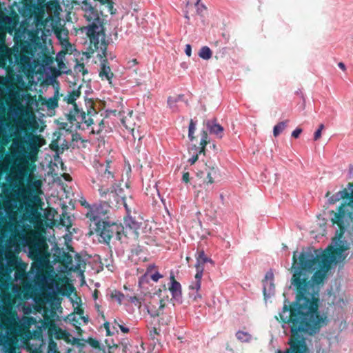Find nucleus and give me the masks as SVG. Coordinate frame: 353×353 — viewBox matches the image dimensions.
Returning <instances> with one entry per match:
<instances>
[{
    "label": "nucleus",
    "mask_w": 353,
    "mask_h": 353,
    "mask_svg": "<svg viewBox=\"0 0 353 353\" xmlns=\"http://www.w3.org/2000/svg\"><path fill=\"white\" fill-rule=\"evenodd\" d=\"M294 251L292 256L293 274L291 285L295 292V300H285L277 321L288 324L290 336L288 349L310 352L307 336H314L329 323L326 314L319 310L320 285L329 270L322 267L314 248L303 249L299 255Z\"/></svg>",
    "instance_id": "f257e3e1"
},
{
    "label": "nucleus",
    "mask_w": 353,
    "mask_h": 353,
    "mask_svg": "<svg viewBox=\"0 0 353 353\" xmlns=\"http://www.w3.org/2000/svg\"><path fill=\"white\" fill-rule=\"evenodd\" d=\"M82 9L85 11V17L90 22L87 28L86 34L90 41V48L93 50L99 49V40L104 37V24L107 13L114 14V2L112 0H102L100 4L92 6L88 0L82 1Z\"/></svg>",
    "instance_id": "f03ea898"
},
{
    "label": "nucleus",
    "mask_w": 353,
    "mask_h": 353,
    "mask_svg": "<svg viewBox=\"0 0 353 353\" xmlns=\"http://www.w3.org/2000/svg\"><path fill=\"white\" fill-rule=\"evenodd\" d=\"M343 215L338 213L332 221V225H336L339 228L332 239L335 248L330 245L324 251L320 249H314L316 255H318V259H319L322 267L327 270H330L332 264L336 265L344 261L347 256V254H345V252L350 250V245H347L343 235L347 228L350 225H343Z\"/></svg>",
    "instance_id": "7ed1b4c3"
},
{
    "label": "nucleus",
    "mask_w": 353,
    "mask_h": 353,
    "mask_svg": "<svg viewBox=\"0 0 353 353\" xmlns=\"http://www.w3.org/2000/svg\"><path fill=\"white\" fill-rule=\"evenodd\" d=\"M81 92L80 88L74 89L68 92L65 100L68 104L72 105L68 114H66L68 121L77 128H80L81 124L84 123L87 127L94 123V118L97 117V112L94 108V102L92 99L85 100L86 111L80 109L76 103V100L80 97Z\"/></svg>",
    "instance_id": "20e7f679"
},
{
    "label": "nucleus",
    "mask_w": 353,
    "mask_h": 353,
    "mask_svg": "<svg viewBox=\"0 0 353 353\" xmlns=\"http://www.w3.org/2000/svg\"><path fill=\"white\" fill-rule=\"evenodd\" d=\"M109 162L107 161V165L99 164L95 169L97 172V175L95 178L92 179V182L95 184L94 188H97L99 192L101 197H105L107 194L109 196V202L112 203V199H114L115 203H119V196L114 191V174L109 170Z\"/></svg>",
    "instance_id": "39448f33"
},
{
    "label": "nucleus",
    "mask_w": 353,
    "mask_h": 353,
    "mask_svg": "<svg viewBox=\"0 0 353 353\" xmlns=\"http://www.w3.org/2000/svg\"><path fill=\"white\" fill-rule=\"evenodd\" d=\"M348 187L353 188V183H349ZM341 199H348L349 201L347 203L344 202L341 203L340 206L338 207L336 211H330V214L332 216L330 219V221L332 223L333 219L338 213H340L343 215V220L344 221L343 225H350L351 223L353 221V212L350 210V208H352L353 205V189L351 190V192L346 188L339 191L329 198V202L331 204H334Z\"/></svg>",
    "instance_id": "423d86ee"
},
{
    "label": "nucleus",
    "mask_w": 353,
    "mask_h": 353,
    "mask_svg": "<svg viewBox=\"0 0 353 353\" xmlns=\"http://www.w3.org/2000/svg\"><path fill=\"white\" fill-rule=\"evenodd\" d=\"M114 201L113 200L112 203H110L108 199L104 205H93L92 207L88 205V210L85 214V216L88 219L89 232L88 234L89 236L93 235L96 230L100 229L101 225L104 222L108 221L106 219L108 218V208L112 205H114Z\"/></svg>",
    "instance_id": "0eeeda50"
},
{
    "label": "nucleus",
    "mask_w": 353,
    "mask_h": 353,
    "mask_svg": "<svg viewBox=\"0 0 353 353\" xmlns=\"http://www.w3.org/2000/svg\"><path fill=\"white\" fill-rule=\"evenodd\" d=\"M114 201L113 200L112 203H110L108 199L104 205H93L92 207L88 205V210L85 214V216L88 219L89 232L88 234L89 236L93 235L96 230L100 229L101 225L104 222L108 221L106 219L108 218V208L112 205H114Z\"/></svg>",
    "instance_id": "6e6552de"
},
{
    "label": "nucleus",
    "mask_w": 353,
    "mask_h": 353,
    "mask_svg": "<svg viewBox=\"0 0 353 353\" xmlns=\"http://www.w3.org/2000/svg\"><path fill=\"white\" fill-rule=\"evenodd\" d=\"M94 234L99 235L101 240L100 241L108 243L112 237L120 240L123 235V227L122 224L106 221L100 227V229L96 230Z\"/></svg>",
    "instance_id": "1a4fd4ad"
},
{
    "label": "nucleus",
    "mask_w": 353,
    "mask_h": 353,
    "mask_svg": "<svg viewBox=\"0 0 353 353\" xmlns=\"http://www.w3.org/2000/svg\"><path fill=\"white\" fill-rule=\"evenodd\" d=\"M101 48L103 51V54L104 56V59L101 61V70L99 72V77L101 79H107L109 81L110 83H111V79L114 76L113 72H112L111 69L109 66L108 61L106 58L105 50H106V45L104 41L99 40V48Z\"/></svg>",
    "instance_id": "9d476101"
},
{
    "label": "nucleus",
    "mask_w": 353,
    "mask_h": 353,
    "mask_svg": "<svg viewBox=\"0 0 353 353\" xmlns=\"http://www.w3.org/2000/svg\"><path fill=\"white\" fill-rule=\"evenodd\" d=\"M210 142L208 139V134L206 131L203 130L201 132V140H200V147L198 148L195 145L193 146L194 149L196 150L195 154H192V156L188 159V162L190 165L194 164L198 159L199 154H205V146Z\"/></svg>",
    "instance_id": "9b49d317"
},
{
    "label": "nucleus",
    "mask_w": 353,
    "mask_h": 353,
    "mask_svg": "<svg viewBox=\"0 0 353 353\" xmlns=\"http://www.w3.org/2000/svg\"><path fill=\"white\" fill-rule=\"evenodd\" d=\"M123 235L125 236H137L139 229V224L138 222L133 220L131 217L125 218L124 219Z\"/></svg>",
    "instance_id": "f8f14e48"
},
{
    "label": "nucleus",
    "mask_w": 353,
    "mask_h": 353,
    "mask_svg": "<svg viewBox=\"0 0 353 353\" xmlns=\"http://www.w3.org/2000/svg\"><path fill=\"white\" fill-rule=\"evenodd\" d=\"M171 292L172 298L178 303H181V284L175 279L172 272L170 274V285L168 288Z\"/></svg>",
    "instance_id": "ddd939ff"
},
{
    "label": "nucleus",
    "mask_w": 353,
    "mask_h": 353,
    "mask_svg": "<svg viewBox=\"0 0 353 353\" xmlns=\"http://www.w3.org/2000/svg\"><path fill=\"white\" fill-rule=\"evenodd\" d=\"M41 326L43 329L48 330L49 339H52L55 334L54 332H56L59 327L56 325L55 322L48 316L44 317V320L41 322Z\"/></svg>",
    "instance_id": "4468645a"
},
{
    "label": "nucleus",
    "mask_w": 353,
    "mask_h": 353,
    "mask_svg": "<svg viewBox=\"0 0 353 353\" xmlns=\"http://www.w3.org/2000/svg\"><path fill=\"white\" fill-rule=\"evenodd\" d=\"M38 61L43 68L50 67L54 62V58L50 54L49 52L45 49L40 54H38Z\"/></svg>",
    "instance_id": "2eb2a0df"
},
{
    "label": "nucleus",
    "mask_w": 353,
    "mask_h": 353,
    "mask_svg": "<svg viewBox=\"0 0 353 353\" xmlns=\"http://www.w3.org/2000/svg\"><path fill=\"white\" fill-rule=\"evenodd\" d=\"M39 101L41 105H45L48 110H53L58 107L59 97L55 94L53 97L46 99L45 97L39 96Z\"/></svg>",
    "instance_id": "dca6fc26"
},
{
    "label": "nucleus",
    "mask_w": 353,
    "mask_h": 353,
    "mask_svg": "<svg viewBox=\"0 0 353 353\" xmlns=\"http://www.w3.org/2000/svg\"><path fill=\"white\" fill-rule=\"evenodd\" d=\"M163 275L155 270V266H149L144 275L141 278V281L145 279L150 278L152 281L157 282L159 279L163 278Z\"/></svg>",
    "instance_id": "f3484780"
},
{
    "label": "nucleus",
    "mask_w": 353,
    "mask_h": 353,
    "mask_svg": "<svg viewBox=\"0 0 353 353\" xmlns=\"http://www.w3.org/2000/svg\"><path fill=\"white\" fill-rule=\"evenodd\" d=\"M23 16H31L34 8V0H22Z\"/></svg>",
    "instance_id": "a211bd4d"
},
{
    "label": "nucleus",
    "mask_w": 353,
    "mask_h": 353,
    "mask_svg": "<svg viewBox=\"0 0 353 353\" xmlns=\"http://www.w3.org/2000/svg\"><path fill=\"white\" fill-rule=\"evenodd\" d=\"M219 175V170L217 167H208L207 169V183L212 184L214 182L216 179Z\"/></svg>",
    "instance_id": "6ab92c4d"
},
{
    "label": "nucleus",
    "mask_w": 353,
    "mask_h": 353,
    "mask_svg": "<svg viewBox=\"0 0 353 353\" xmlns=\"http://www.w3.org/2000/svg\"><path fill=\"white\" fill-rule=\"evenodd\" d=\"M201 278L202 276H199V278H197L196 274L194 276V281H193L189 286L190 290H196V294L194 297V300L195 301H196L198 299H201V295L198 293V291L201 288Z\"/></svg>",
    "instance_id": "aec40b11"
},
{
    "label": "nucleus",
    "mask_w": 353,
    "mask_h": 353,
    "mask_svg": "<svg viewBox=\"0 0 353 353\" xmlns=\"http://www.w3.org/2000/svg\"><path fill=\"white\" fill-rule=\"evenodd\" d=\"M54 33L60 41L68 40V32L63 26H55L53 28Z\"/></svg>",
    "instance_id": "412c9836"
},
{
    "label": "nucleus",
    "mask_w": 353,
    "mask_h": 353,
    "mask_svg": "<svg viewBox=\"0 0 353 353\" xmlns=\"http://www.w3.org/2000/svg\"><path fill=\"white\" fill-rule=\"evenodd\" d=\"M207 125L211 133L216 134L219 138L223 137L224 129L221 125L218 123L210 124L209 122Z\"/></svg>",
    "instance_id": "4be33fe9"
},
{
    "label": "nucleus",
    "mask_w": 353,
    "mask_h": 353,
    "mask_svg": "<svg viewBox=\"0 0 353 353\" xmlns=\"http://www.w3.org/2000/svg\"><path fill=\"white\" fill-rule=\"evenodd\" d=\"M27 185L30 189H39L41 188V181L37 179H33V177L30 174L27 178Z\"/></svg>",
    "instance_id": "5701e85b"
},
{
    "label": "nucleus",
    "mask_w": 353,
    "mask_h": 353,
    "mask_svg": "<svg viewBox=\"0 0 353 353\" xmlns=\"http://www.w3.org/2000/svg\"><path fill=\"white\" fill-rule=\"evenodd\" d=\"M236 337L239 341L243 343H248L252 339V336L250 333L243 331H238L236 333Z\"/></svg>",
    "instance_id": "b1692460"
},
{
    "label": "nucleus",
    "mask_w": 353,
    "mask_h": 353,
    "mask_svg": "<svg viewBox=\"0 0 353 353\" xmlns=\"http://www.w3.org/2000/svg\"><path fill=\"white\" fill-rule=\"evenodd\" d=\"M145 194L147 195L150 194L153 198L154 197V195H157L158 196H160L159 190L157 189V183L153 181L151 185H149L148 187L145 188Z\"/></svg>",
    "instance_id": "393cba45"
},
{
    "label": "nucleus",
    "mask_w": 353,
    "mask_h": 353,
    "mask_svg": "<svg viewBox=\"0 0 353 353\" xmlns=\"http://www.w3.org/2000/svg\"><path fill=\"white\" fill-rule=\"evenodd\" d=\"M209 262V261L205 260H199L196 259V263L195 264V268L196 270V277L203 276V273L204 270V265L205 263Z\"/></svg>",
    "instance_id": "a878e982"
},
{
    "label": "nucleus",
    "mask_w": 353,
    "mask_h": 353,
    "mask_svg": "<svg viewBox=\"0 0 353 353\" xmlns=\"http://www.w3.org/2000/svg\"><path fill=\"white\" fill-rule=\"evenodd\" d=\"M288 122V120L279 122L274 127L273 134L275 137H278L280 134V133H281L283 130H284V129L287 126Z\"/></svg>",
    "instance_id": "bb28decb"
},
{
    "label": "nucleus",
    "mask_w": 353,
    "mask_h": 353,
    "mask_svg": "<svg viewBox=\"0 0 353 353\" xmlns=\"http://www.w3.org/2000/svg\"><path fill=\"white\" fill-rule=\"evenodd\" d=\"M199 55L201 58L208 60L212 57V51L208 46H203L201 48Z\"/></svg>",
    "instance_id": "cd10ccee"
},
{
    "label": "nucleus",
    "mask_w": 353,
    "mask_h": 353,
    "mask_svg": "<svg viewBox=\"0 0 353 353\" xmlns=\"http://www.w3.org/2000/svg\"><path fill=\"white\" fill-rule=\"evenodd\" d=\"M16 61L18 64L24 65L29 62V58L26 54L20 53L16 55Z\"/></svg>",
    "instance_id": "c85d7f7f"
},
{
    "label": "nucleus",
    "mask_w": 353,
    "mask_h": 353,
    "mask_svg": "<svg viewBox=\"0 0 353 353\" xmlns=\"http://www.w3.org/2000/svg\"><path fill=\"white\" fill-rule=\"evenodd\" d=\"M196 130V124L192 119L190 120L188 129V137L191 141H193L195 137L194 136Z\"/></svg>",
    "instance_id": "c756f323"
},
{
    "label": "nucleus",
    "mask_w": 353,
    "mask_h": 353,
    "mask_svg": "<svg viewBox=\"0 0 353 353\" xmlns=\"http://www.w3.org/2000/svg\"><path fill=\"white\" fill-rule=\"evenodd\" d=\"M169 302V299H168V296H167V299L166 300L164 299H160V301H159V309L157 310V312L155 314V315L157 316H160L161 314H163V309L166 307V303L165 302Z\"/></svg>",
    "instance_id": "7c9ffc66"
},
{
    "label": "nucleus",
    "mask_w": 353,
    "mask_h": 353,
    "mask_svg": "<svg viewBox=\"0 0 353 353\" xmlns=\"http://www.w3.org/2000/svg\"><path fill=\"white\" fill-rule=\"evenodd\" d=\"M179 99L176 97H169L168 99V106L173 110H176V103Z\"/></svg>",
    "instance_id": "2f4dec72"
},
{
    "label": "nucleus",
    "mask_w": 353,
    "mask_h": 353,
    "mask_svg": "<svg viewBox=\"0 0 353 353\" xmlns=\"http://www.w3.org/2000/svg\"><path fill=\"white\" fill-rule=\"evenodd\" d=\"M54 333L55 334L53 337H54L56 339H64L68 336V333L60 327H59V329Z\"/></svg>",
    "instance_id": "473e14b6"
},
{
    "label": "nucleus",
    "mask_w": 353,
    "mask_h": 353,
    "mask_svg": "<svg viewBox=\"0 0 353 353\" xmlns=\"http://www.w3.org/2000/svg\"><path fill=\"white\" fill-rule=\"evenodd\" d=\"M130 118H131V116H130V118H127V117L122 118L121 121L122 124L126 129L130 130H134V124L131 123L130 122Z\"/></svg>",
    "instance_id": "72a5a7b5"
},
{
    "label": "nucleus",
    "mask_w": 353,
    "mask_h": 353,
    "mask_svg": "<svg viewBox=\"0 0 353 353\" xmlns=\"http://www.w3.org/2000/svg\"><path fill=\"white\" fill-rule=\"evenodd\" d=\"M60 223L63 226H65L67 228H69L72 225L70 217L69 216L65 217L64 214H63V216L61 217Z\"/></svg>",
    "instance_id": "f704fd0d"
},
{
    "label": "nucleus",
    "mask_w": 353,
    "mask_h": 353,
    "mask_svg": "<svg viewBox=\"0 0 353 353\" xmlns=\"http://www.w3.org/2000/svg\"><path fill=\"white\" fill-rule=\"evenodd\" d=\"M196 259L209 261L210 263H212V260L205 254L203 250H201L197 252Z\"/></svg>",
    "instance_id": "c9c22d12"
},
{
    "label": "nucleus",
    "mask_w": 353,
    "mask_h": 353,
    "mask_svg": "<svg viewBox=\"0 0 353 353\" xmlns=\"http://www.w3.org/2000/svg\"><path fill=\"white\" fill-rule=\"evenodd\" d=\"M51 352H53L54 353L57 352V343L52 339H49L48 353H50Z\"/></svg>",
    "instance_id": "e433bc0d"
},
{
    "label": "nucleus",
    "mask_w": 353,
    "mask_h": 353,
    "mask_svg": "<svg viewBox=\"0 0 353 353\" xmlns=\"http://www.w3.org/2000/svg\"><path fill=\"white\" fill-rule=\"evenodd\" d=\"M324 127H325L324 125L322 123L319 125V128L314 132V141H317L321 137V132H322V130L324 129Z\"/></svg>",
    "instance_id": "4c0bfd02"
},
{
    "label": "nucleus",
    "mask_w": 353,
    "mask_h": 353,
    "mask_svg": "<svg viewBox=\"0 0 353 353\" xmlns=\"http://www.w3.org/2000/svg\"><path fill=\"white\" fill-rule=\"evenodd\" d=\"M63 262L70 265L72 263V257L69 253H63Z\"/></svg>",
    "instance_id": "58836bf2"
},
{
    "label": "nucleus",
    "mask_w": 353,
    "mask_h": 353,
    "mask_svg": "<svg viewBox=\"0 0 353 353\" xmlns=\"http://www.w3.org/2000/svg\"><path fill=\"white\" fill-rule=\"evenodd\" d=\"M199 1L200 0H196L195 6L196 7V12L198 14L202 15L203 12L205 10L206 8L203 5H200Z\"/></svg>",
    "instance_id": "ea45409f"
},
{
    "label": "nucleus",
    "mask_w": 353,
    "mask_h": 353,
    "mask_svg": "<svg viewBox=\"0 0 353 353\" xmlns=\"http://www.w3.org/2000/svg\"><path fill=\"white\" fill-rule=\"evenodd\" d=\"M112 297L117 299L119 303H121L123 298V294L121 292H115V293L112 294Z\"/></svg>",
    "instance_id": "a19ab883"
},
{
    "label": "nucleus",
    "mask_w": 353,
    "mask_h": 353,
    "mask_svg": "<svg viewBox=\"0 0 353 353\" xmlns=\"http://www.w3.org/2000/svg\"><path fill=\"white\" fill-rule=\"evenodd\" d=\"M278 353H311V352H305V351L286 349L284 352L279 351Z\"/></svg>",
    "instance_id": "79ce46f5"
},
{
    "label": "nucleus",
    "mask_w": 353,
    "mask_h": 353,
    "mask_svg": "<svg viewBox=\"0 0 353 353\" xmlns=\"http://www.w3.org/2000/svg\"><path fill=\"white\" fill-rule=\"evenodd\" d=\"M89 343L94 348H99L100 346L99 342L96 339H90Z\"/></svg>",
    "instance_id": "37998d69"
},
{
    "label": "nucleus",
    "mask_w": 353,
    "mask_h": 353,
    "mask_svg": "<svg viewBox=\"0 0 353 353\" xmlns=\"http://www.w3.org/2000/svg\"><path fill=\"white\" fill-rule=\"evenodd\" d=\"M108 353H117V350L119 348L118 345H114V344L112 346L110 345H108Z\"/></svg>",
    "instance_id": "c03bdc74"
},
{
    "label": "nucleus",
    "mask_w": 353,
    "mask_h": 353,
    "mask_svg": "<svg viewBox=\"0 0 353 353\" xmlns=\"http://www.w3.org/2000/svg\"><path fill=\"white\" fill-rule=\"evenodd\" d=\"M301 132H302V129L299 128H297L296 130H294L292 132V137L295 138V139H297V138H299V135L301 134Z\"/></svg>",
    "instance_id": "a18cd8bd"
},
{
    "label": "nucleus",
    "mask_w": 353,
    "mask_h": 353,
    "mask_svg": "<svg viewBox=\"0 0 353 353\" xmlns=\"http://www.w3.org/2000/svg\"><path fill=\"white\" fill-rule=\"evenodd\" d=\"M77 70H78L79 72H81L83 75L88 73V70L85 68L83 63L78 65L77 66Z\"/></svg>",
    "instance_id": "49530a36"
},
{
    "label": "nucleus",
    "mask_w": 353,
    "mask_h": 353,
    "mask_svg": "<svg viewBox=\"0 0 353 353\" xmlns=\"http://www.w3.org/2000/svg\"><path fill=\"white\" fill-rule=\"evenodd\" d=\"M182 180L184 183H188L190 182V174L188 172H183Z\"/></svg>",
    "instance_id": "de8ad7c7"
},
{
    "label": "nucleus",
    "mask_w": 353,
    "mask_h": 353,
    "mask_svg": "<svg viewBox=\"0 0 353 353\" xmlns=\"http://www.w3.org/2000/svg\"><path fill=\"white\" fill-rule=\"evenodd\" d=\"M114 323L117 324L118 327L120 328L122 332L123 333H128L129 332V328L120 325L119 323H117L116 320H114Z\"/></svg>",
    "instance_id": "09e8293b"
},
{
    "label": "nucleus",
    "mask_w": 353,
    "mask_h": 353,
    "mask_svg": "<svg viewBox=\"0 0 353 353\" xmlns=\"http://www.w3.org/2000/svg\"><path fill=\"white\" fill-rule=\"evenodd\" d=\"M103 327L106 330L107 335H109V336L112 335V333L110 332V323L108 322L104 323Z\"/></svg>",
    "instance_id": "8fccbe9b"
},
{
    "label": "nucleus",
    "mask_w": 353,
    "mask_h": 353,
    "mask_svg": "<svg viewBox=\"0 0 353 353\" xmlns=\"http://www.w3.org/2000/svg\"><path fill=\"white\" fill-rule=\"evenodd\" d=\"M185 52L187 54V56L190 57L192 54V48L190 44H187L185 46Z\"/></svg>",
    "instance_id": "3c124183"
},
{
    "label": "nucleus",
    "mask_w": 353,
    "mask_h": 353,
    "mask_svg": "<svg viewBox=\"0 0 353 353\" xmlns=\"http://www.w3.org/2000/svg\"><path fill=\"white\" fill-rule=\"evenodd\" d=\"M159 332H157V328L153 327L152 330L150 331V336L154 339L156 335H158Z\"/></svg>",
    "instance_id": "603ef678"
},
{
    "label": "nucleus",
    "mask_w": 353,
    "mask_h": 353,
    "mask_svg": "<svg viewBox=\"0 0 353 353\" xmlns=\"http://www.w3.org/2000/svg\"><path fill=\"white\" fill-rule=\"evenodd\" d=\"M75 310H76V313H77V314H79V315H81H81L83 314V312H84L83 309V308H81V307H77Z\"/></svg>",
    "instance_id": "864d4df0"
},
{
    "label": "nucleus",
    "mask_w": 353,
    "mask_h": 353,
    "mask_svg": "<svg viewBox=\"0 0 353 353\" xmlns=\"http://www.w3.org/2000/svg\"><path fill=\"white\" fill-rule=\"evenodd\" d=\"M338 66L343 70V71H345L346 70V67L345 65V64L343 63V62H339L338 63Z\"/></svg>",
    "instance_id": "5fc2aeb1"
},
{
    "label": "nucleus",
    "mask_w": 353,
    "mask_h": 353,
    "mask_svg": "<svg viewBox=\"0 0 353 353\" xmlns=\"http://www.w3.org/2000/svg\"><path fill=\"white\" fill-rule=\"evenodd\" d=\"M37 3L39 5H40L41 6H43L45 5H46L47 2L46 1L47 0H37Z\"/></svg>",
    "instance_id": "6e6d98bb"
},
{
    "label": "nucleus",
    "mask_w": 353,
    "mask_h": 353,
    "mask_svg": "<svg viewBox=\"0 0 353 353\" xmlns=\"http://www.w3.org/2000/svg\"><path fill=\"white\" fill-rule=\"evenodd\" d=\"M98 290H95L94 293H93V298L94 299H97L98 298Z\"/></svg>",
    "instance_id": "4d7b16f0"
},
{
    "label": "nucleus",
    "mask_w": 353,
    "mask_h": 353,
    "mask_svg": "<svg viewBox=\"0 0 353 353\" xmlns=\"http://www.w3.org/2000/svg\"><path fill=\"white\" fill-rule=\"evenodd\" d=\"M110 114H112L114 116H116L117 111L116 110H110L108 111Z\"/></svg>",
    "instance_id": "13d9d810"
},
{
    "label": "nucleus",
    "mask_w": 353,
    "mask_h": 353,
    "mask_svg": "<svg viewBox=\"0 0 353 353\" xmlns=\"http://www.w3.org/2000/svg\"><path fill=\"white\" fill-rule=\"evenodd\" d=\"M95 307H96V308H97V311L99 312H100V307H101V306H100L98 303H96V304H95Z\"/></svg>",
    "instance_id": "bf43d9fd"
},
{
    "label": "nucleus",
    "mask_w": 353,
    "mask_h": 353,
    "mask_svg": "<svg viewBox=\"0 0 353 353\" xmlns=\"http://www.w3.org/2000/svg\"><path fill=\"white\" fill-rule=\"evenodd\" d=\"M82 319H83L84 322H85V323L88 321V317L83 316Z\"/></svg>",
    "instance_id": "052dcab7"
},
{
    "label": "nucleus",
    "mask_w": 353,
    "mask_h": 353,
    "mask_svg": "<svg viewBox=\"0 0 353 353\" xmlns=\"http://www.w3.org/2000/svg\"><path fill=\"white\" fill-rule=\"evenodd\" d=\"M330 192H329V191H328V192H327V193L325 194V196H326V197H329V196H330Z\"/></svg>",
    "instance_id": "680f3d73"
},
{
    "label": "nucleus",
    "mask_w": 353,
    "mask_h": 353,
    "mask_svg": "<svg viewBox=\"0 0 353 353\" xmlns=\"http://www.w3.org/2000/svg\"><path fill=\"white\" fill-rule=\"evenodd\" d=\"M99 125L101 126V125H103V120H101L99 123Z\"/></svg>",
    "instance_id": "e2e57ef3"
},
{
    "label": "nucleus",
    "mask_w": 353,
    "mask_h": 353,
    "mask_svg": "<svg viewBox=\"0 0 353 353\" xmlns=\"http://www.w3.org/2000/svg\"><path fill=\"white\" fill-rule=\"evenodd\" d=\"M133 62L134 64H137V59H132V61Z\"/></svg>",
    "instance_id": "0e129e2a"
},
{
    "label": "nucleus",
    "mask_w": 353,
    "mask_h": 353,
    "mask_svg": "<svg viewBox=\"0 0 353 353\" xmlns=\"http://www.w3.org/2000/svg\"><path fill=\"white\" fill-rule=\"evenodd\" d=\"M162 288H163V290L164 291H165V290H166V286H165V285H162Z\"/></svg>",
    "instance_id": "69168bd1"
},
{
    "label": "nucleus",
    "mask_w": 353,
    "mask_h": 353,
    "mask_svg": "<svg viewBox=\"0 0 353 353\" xmlns=\"http://www.w3.org/2000/svg\"><path fill=\"white\" fill-rule=\"evenodd\" d=\"M94 1H97V2H99V4H100V3H101V1H102V0H94Z\"/></svg>",
    "instance_id": "338daca9"
},
{
    "label": "nucleus",
    "mask_w": 353,
    "mask_h": 353,
    "mask_svg": "<svg viewBox=\"0 0 353 353\" xmlns=\"http://www.w3.org/2000/svg\"><path fill=\"white\" fill-rule=\"evenodd\" d=\"M85 203H86V201H84V203H82V205H85V207H88V204L87 203V205H85Z\"/></svg>",
    "instance_id": "774afa93"
}]
</instances>
